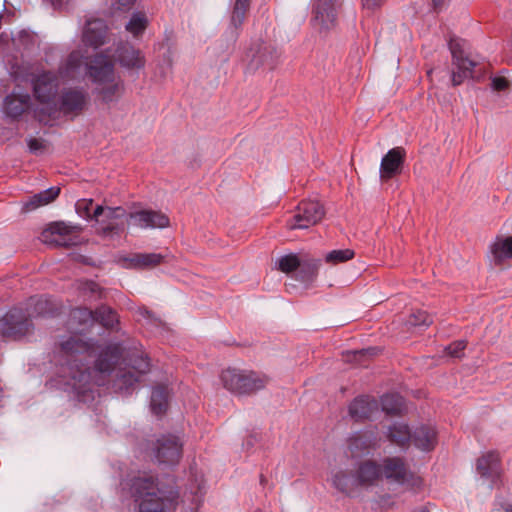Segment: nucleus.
I'll list each match as a JSON object with an SVG mask.
<instances>
[{
  "label": "nucleus",
  "instance_id": "nucleus-1",
  "mask_svg": "<svg viewBox=\"0 0 512 512\" xmlns=\"http://www.w3.org/2000/svg\"><path fill=\"white\" fill-rule=\"evenodd\" d=\"M98 350L97 341L83 340L79 336H72L61 343L62 357L65 360L73 386L79 392L90 390V384L94 382L101 386L104 381L94 380L93 374L110 375L115 367L122 362L129 370L119 368L114 380L115 388L122 394H131L135 385L141 382L142 377L150 371V360L144 353L133 352L125 354L121 343H110L103 347L95 361L94 368L89 366V360L95 356Z\"/></svg>",
  "mask_w": 512,
  "mask_h": 512
},
{
  "label": "nucleus",
  "instance_id": "nucleus-2",
  "mask_svg": "<svg viewBox=\"0 0 512 512\" xmlns=\"http://www.w3.org/2000/svg\"><path fill=\"white\" fill-rule=\"evenodd\" d=\"M138 504V512H170L175 508L178 491L159 487L152 476H138L121 483Z\"/></svg>",
  "mask_w": 512,
  "mask_h": 512
},
{
  "label": "nucleus",
  "instance_id": "nucleus-3",
  "mask_svg": "<svg viewBox=\"0 0 512 512\" xmlns=\"http://www.w3.org/2000/svg\"><path fill=\"white\" fill-rule=\"evenodd\" d=\"M183 452V444L175 435H163L152 443L150 454L158 464L175 466L179 463Z\"/></svg>",
  "mask_w": 512,
  "mask_h": 512
},
{
  "label": "nucleus",
  "instance_id": "nucleus-4",
  "mask_svg": "<svg viewBox=\"0 0 512 512\" xmlns=\"http://www.w3.org/2000/svg\"><path fill=\"white\" fill-rule=\"evenodd\" d=\"M324 215V207L319 201H302L298 204L294 215L287 221V227L291 230L307 229L319 223Z\"/></svg>",
  "mask_w": 512,
  "mask_h": 512
},
{
  "label": "nucleus",
  "instance_id": "nucleus-5",
  "mask_svg": "<svg viewBox=\"0 0 512 512\" xmlns=\"http://www.w3.org/2000/svg\"><path fill=\"white\" fill-rule=\"evenodd\" d=\"M382 478L390 484L400 486H416L419 483L416 477L408 468L405 461L400 457H386L381 463Z\"/></svg>",
  "mask_w": 512,
  "mask_h": 512
},
{
  "label": "nucleus",
  "instance_id": "nucleus-6",
  "mask_svg": "<svg viewBox=\"0 0 512 512\" xmlns=\"http://www.w3.org/2000/svg\"><path fill=\"white\" fill-rule=\"evenodd\" d=\"M90 103L89 92L84 87L64 88L58 97L57 104L61 113L66 116L82 114Z\"/></svg>",
  "mask_w": 512,
  "mask_h": 512
},
{
  "label": "nucleus",
  "instance_id": "nucleus-7",
  "mask_svg": "<svg viewBox=\"0 0 512 512\" xmlns=\"http://www.w3.org/2000/svg\"><path fill=\"white\" fill-rule=\"evenodd\" d=\"M342 7V0H315L312 24L319 32L333 29Z\"/></svg>",
  "mask_w": 512,
  "mask_h": 512
},
{
  "label": "nucleus",
  "instance_id": "nucleus-8",
  "mask_svg": "<svg viewBox=\"0 0 512 512\" xmlns=\"http://www.w3.org/2000/svg\"><path fill=\"white\" fill-rule=\"evenodd\" d=\"M31 326L30 317L24 310L12 308L0 318V336L18 339L25 336Z\"/></svg>",
  "mask_w": 512,
  "mask_h": 512
},
{
  "label": "nucleus",
  "instance_id": "nucleus-9",
  "mask_svg": "<svg viewBox=\"0 0 512 512\" xmlns=\"http://www.w3.org/2000/svg\"><path fill=\"white\" fill-rule=\"evenodd\" d=\"M452 55V64L456 71L452 72V83L460 85L466 78L473 77V69L476 63L465 56V41L459 38H451L448 43Z\"/></svg>",
  "mask_w": 512,
  "mask_h": 512
},
{
  "label": "nucleus",
  "instance_id": "nucleus-10",
  "mask_svg": "<svg viewBox=\"0 0 512 512\" xmlns=\"http://www.w3.org/2000/svg\"><path fill=\"white\" fill-rule=\"evenodd\" d=\"M220 380L227 390L234 394H247L255 386L253 372L236 368H227L222 371Z\"/></svg>",
  "mask_w": 512,
  "mask_h": 512
},
{
  "label": "nucleus",
  "instance_id": "nucleus-11",
  "mask_svg": "<svg viewBox=\"0 0 512 512\" xmlns=\"http://www.w3.org/2000/svg\"><path fill=\"white\" fill-rule=\"evenodd\" d=\"M89 79L97 84L104 85L115 79L114 64L107 55L96 54L85 64Z\"/></svg>",
  "mask_w": 512,
  "mask_h": 512
},
{
  "label": "nucleus",
  "instance_id": "nucleus-12",
  "mask_svg": "<svg viewBox=\"0 0 512 512\" xmlns=\"http://www.w3.org/2000/svg\"><path fill=\"white\" fill-rule=\"evenodd\" d=\"M127 224L141 229L166 228L170 225L169 217L161 211L140 209L127 215Z\"/></svg>",
  "mask_w": 512,
  "mask_h": 512
},
{
  "label": "nucleus",
  "instance_id": "nucleus-13",
  "mask_svg": "<svg viewBox=\"0 0 512 512\" xmlns=\"http://www.w3.org/2000/svg\"><path fill=\"white\" fill-rule=\"evenodd\" d=\"M59 85L57 74L50 71L43 72L33 80L34 95L39 102L49 104L55 99Z\"/></svg>",
  "mask_w": 512,
  "mask_h": 512
},
{
  "label": "nucleus",
  "instance_id": "nucleus-14",
  "mask_svg": "<svg viewBox=\"0 0 512 512\" xmlns=\"http://www.w3.org/2000/svg\"><path fill=\"white\" fill-rule=\"evenodd\" d=\"M118 63L127 69H142L145 66L146 59L141 50L135 48L130 43H120L115 51Z\"/></svg>",
  "mask_w": 512,
  "mask_h": 512
},
{
  "label": "nucleus",
  "instance_id": "nucleus-15",
  "mask_svg": "<svg viewBox=\"0 0 512 512\" xmlns=\"http://www.w3.org/2000/svg\"><path fill=\"white\" fill-rule=\"evenodd\" d=\"M107 31L108 27L103 20H89L83 30L82 41L86 46L97 49L105 44Z\"/></svg>",
  "mask_w": 512,
  "mask_h": 512
},
{
  "label": "nucleus",
  "instance_id": "nucleus-16",
  "mask_svg": "<svg viewBox=\"0 0 512 512\" xmlns=\"http://www.w3.org/2000/svg\"><path fill=\"white\" fill-rule=\"evenodd\" d=\"M127 215L123 207H106V214L99 221L101 233L105 236L119 234L123 230L122 219Z\"/></svg>",
  "mask_w": 512,
  "mask_h": 512
},
{
  "label": "nucleus",
  "instance_id": "nucleus-17",
  "mask_svg": "<svg viewBox=\"0 0 512 512\" xmlns=\"http://www.w3.org/2000/svg\"><path fill=\"white\" fill-rule=\"evenodd\" d=\"M381 479V464L373 460H365L359 463L355 471V481L358 486H373Z\"/></svg>",
  "mask_w": 512,
  "mask_h": 512
},
{
  "label": "nucleus",
  "instance_id": "nucleus-18",
  "mask_svg": "<svg viewBox=\"0 0 512 512\" xmlns=\"http://www.w3.org/2000/svg\"><path fill=\"white\" fill-rule=\"evenodd\" d=\"M405 151L401 147H396L387 152L382 158L380 164V175L382 179H390L399 174L404 162Z\"/></svg>",
  "mask_w": 512,
  "mask_h": 512
},
{
  "label": "nucleus",
  "instance_id": "nucleus-19",
  "mask_svg": "<svg viewBox=\"0 0 512 512\" xmlns=\"http://www.w3.org/2000/svg\"><path fill=\"white\" fill-rule=\"evenodd\" d=\"M72 227L66 225L64 222H55L49 225L41 233V240L54 246H68L70 239L67 237L71 234Z\"/></svg>",
  "mask_w": 512,
  "mask_h": 512
},
{
  "label": "nucleus",
  "instance_id": "nucleus-20",
  "mask_svg": "<svg viewBox=\"0 0 512 512\" xmlns=\"http://www.w3.org/2000/svg\"><path fill=\"white\" fill-rule=\"evenodd\" d=\"M476 469L481 477L490 479L494 483L501 474L499 454L495 451L483 454L477 460Z\"/></svg>",
  "mask_w": 512,
  "mask_h": 512
},
{
  "label": "nucleus",
  "instance_id": "nucleus-21",
  "mask_svg": "<svg viewBox=\"0 0 512 512\" xmlns=\"http://www.w3.org/2000/svg\"><path fill=\"white\" fill-rule=\"evenodd\" d=\"M378 408L377 401L368 396L355 398L349 405V414L355 421L369 419Z\"/></svg>",
  "mask_w": 512,
  "mask_h": 512
},
{
  "label": "nucleus",
  "instance_id": "nucleus-22",
  "mask_svg": "<svg viewBox=\"0 0 512 512\" xmlns=\"http://www.w3.org/2000/svg\"><path fill=\"white\" fill-rule=\"evenodd\" d=\"M351 457H360L368 454L376 446V438L366 433H355L347 441Z\"/></svg>",
  "mask_w": 512,
  "mask_h": 512
},
{
  "label": "nucleus",
  "instance_id": "nucleus-23",
  "mask_svg": "<svg viewBox=\"0 0 512 512\" xmlns=\"http://www.w3.org/2000/svg\"><path fill=\"white\" fill-rule=\"evenodd\" d=\"M30 104L31 98L29 94H10L4 99L3 109L7 116L18 118L29 109Z\"/></svg>",
  "mask_w": 512,
  "mask_h": 512
},
{
  "label": "nucleus",
  "instance_id": "nucleus-24",
  "mask_svg": "<svg viewBox=\"0 0 512 512\" xmlns=\"http://www.w3.org/2000/svg\"><path fill=\"white\" fill-rule=\"evenodd\" d=\"M95 323L100 324L109 331L118 332L120 326L119 315L112 307L101 304L94 310Z\"/></svg>",
  "mask_w": 512,
  "mask_h": 512
},
{
  "label": "nucleus",
  "instance_id": "nucleus-25",
  "mask_svg": "<svg viewBox=\"0 0 512 512\" xmlns=\"http://www.w3.org/2000/svg\"><path fill=\"white\" fill-rule=\"evenodd\" d=\"M490 258L494 265H500L512 259V236L497 237L490 245Z\"/></svg>",
  "mask_w": 512,
  "mask_h": 512
},
{
  "label": "nucleus",
  "instance_id": "nucleus-26",
  "mask_svg": "<svg viewBox=\"0 0 512 512\" xmlns=\"http://www.w3.org/2000/svg\"><path fill=\"white\" fill-rule=\"evenodd\" d=\"M412 443L422 451H430L436 445V431L433 427L422 425L412 435Z\"/></svg>",
  "mask_w": 512,
  "mask_h": 512
},
{
  "label": "nucleus",
  "instance_id": "nucleus-27",
  "mask_svg": "<svg viewBox=\"0 0 512 512\" xmlns=\"http://www.w3.org/2000/svg\"><path fill=\"white\" fill-rule=\"evenodd\" d=\"M60 193L59 187H50L29 197L27 201L23 202L22 211L27 213L33 211L40 206L47 205L54 201Z\"/></svg>",
  "mask_w": 512,
  "mask_h": 512
},
{
  "label": "nucleus",
  "instance_id": "nucleus-28",
  "mask_svg": "<svg viewBox=\"0 0 512 512\" xmlns=\"http://www.w3.org/2000/svg\"><path fill=\"white\" fill-rule=\"evenodd\" d=\"M169 400V390L164 385L153 388L150 399L151 411L155 415H162L167 411Z\"/></svg>",
  "mask_w": 512,
  "mask_h": 512
},
{
  "label": "nucleus",
  "instance_id": "nucleus-29",
  "mask_svg": "<svg viewBox=\"0 0 512 512\" xmlns=\"http://www.w3.org/2000/svg\"><path fill=\"white\" fill-rule=\"evenodd\" d=\"M412 435L408 425L404 423H394L387 431V438L399 447H404L412 441Z\"/></svg>",
  "mask_w": 512,
  "mask_h": 512
},
{
  "label": "nucleus",
  "instance_id": "nucleus-30",
  "mask_svg": "<svg viewBox=\"0 0 512 512\" xmlns=\"http://www.w3.org/2000/svg\"><path fill=\"white\" fill-rule=\"evenodd\" d=\"M83 64V57L79 51H72L65 63L60 66L59 73L63 77L75 78Z\"/></svg>",
  "mask_w": 512,
  "mask_h": 512
},
{
  "label": "nucleus",
  "instance_id": "nucleus-31",
  "mask_svg": "<svg viewBox=\"0 0 512 512\" xmlns=\"http://www.w3.org/2000/svg\"><path fill=\"white\" fill-rule=\"evenodd\" d=\"M331 482L334 488L344 494H349L357 485L355 476L351 477L345 470H338L331 476Z\"/></svg>",
  "mask_w": 512,
  "mask_h": 512
},
{
  "label": "nucleus",
  "instance_id": "nucleus-32",
  "mask_svg": "<svg viewBox=\"0 0 512 512\" xmlns=\"http://www.w3.org/2000/svg\"><path fill=\"white\" fill-rule=\"evenodd\" d=\"M320 266L319 259L306 258L301 260L300 267L297 271L298 278L302 282H309L317 275Z\"/></svg>",
  "mask_w": 512,
  "mask_h": 512
},
{
  "label": "nucleus",
  "instance_id": "nucleus-33",
  "mask_svg": "<svg viewBox=\"0 0 512 512\" xmlns=\"http://www.w3.org/2000/svg\"><path fill=\"white\" fill-rule=\"evenodd\" d=\"M381 406L387 414L397 415L404 408V400L399 394H385L381 397Z\"/></svg>",
  "mask_w": 512,
  "mask_h": 512
},
{
  "label": "nucleus",
  "instance_id": "nucleus-34",
  "mask_svg": "<svg viewBox=\"0 0 512 512\" xmlns=\"http://www.w3.org/2000/svg\"><path fill=\"white\" fill-rule=\"evenodd\" d=\"M148 26V19L145 13L135 12L127 22L125 28L134 37H138L144 33Z\"/></svg>",
  "mask_w": 512,
  "mask_h": 512
},
{
  "label": "nucleus",
  "instance_id": "nucleus-35",
  "mask_svg": "<svg viewBox=\"0 0 512 512\" xmlns=\"http://www.w3.org/2000/svg\"><path fill=\"white\" fill-rule=\"evenodd\" d=\"M70 320L80 326L88 327L95 323L94 310L87 307H77L71 311Z\"/></svg>",
  "mask_w": 512,
  "mask_h": 512
},
{
  "label": "nucleus",
  "instance_id": "nucleus-36",
  "mask_svg": "<svg viewBox=\"0 0 512 512\" xmlns=\"http://www.w3.org/2000/svg\"><path fill=\"white\" fill-rule=\"evenodd\" d=\"M78 291L89 299H101L103 298L102 288L92 280H80L77 283Z\"/></svg>",
  "mask_w": 512,
  "mask_h": 512
},
{
  "label": "nucleus",
  "instance_id": "nucleus-37",
  "mask_svg": "<svg viewBox=\"0 0 512 512\" xmlns=\"http://www.w3.org/2000/svg\"><path fill=\"white\" fill-rule=\"evenodd\" d=\"M104 85V87L98 90V94L101 95L103 102L110 103L117 100L121 90L123 89V82L121 80H114L113 82L106 83Z\"/></svg>",
  "mask_w": 512,
  "mask_h": 512
},
{
  "label": "nucleus",
  "instance_id": "nucleus-38",
  "mask_svg": "<svg viewBox=\"0 0 512 512\" xmlns=\"http://www.w3.org/2000/svg\"><path fill=\"white\" fill-rule=\"evenodd\" d=\"M249 5L250 0H236L231 16V22L236 28L243 23Z\"/></svg>",
  "mask_w": 512,
  "mask_h": 512
},
{
  "label": "nucleus",
  "instance_id": "nucleus-39",
  "mask_svg": "<svg viewBox=\"0 0 512 512\" xmlns=\"http://www.w3.org/2000/svg\"><path fill=\"white\" fill-rule=\"evenodd\" d=\"M354 257V251L350 249L332 250L326 254L325 260L328 263L338 264L346 262Z\"/></svg>",
  "mask_w": 512,
  "mask_h": 512
},
{
  "label": "nucleus",
  "instance_id": "nucleus-40",
  "mask_svg": "<svg viewBox=\"0 0 512 512\" xmlns=\"http://www.w3.org/2000/svg\"><path fill=\"white\" fill-rule=\"evenodd\" d=\"M301 260L302 259H299L296 255H286L279 259L278 266L279 269L285 273H290L296 270L298 271L301 264Z\"/></svg>",
  "mask_w": 512,
  "mask_h": 512
},
{
  "label": "nucleus",
  "instance_id": "nucleus-41",
  "mask_svg": "<svg viewBox=\"0 0 512 512\" xmlns=\"http://www.w3.org/2000/svg\"><path fill=\"white\" fill-rule=\"evenodd\" d=\"M141 269L153 268L160 265L165 256L160 253H139Z\"/></svg>",
  "mask_w": 512,
  "mask_h": 512
},
{
  "label": "nucleus",
  "instance_id": "nucleus-42",
  "mask_svg": "<svg viewBox=\"0 0 512 512\" xmlns=\"http://www.w3.org/2000/svg\"><path fill=\"white\" fill-rule=\"evenodd\" d=\"M433 322L432 317L426 312L418 310L416 312H413L409 319L408 324L410 326H429Z\"/></svg>",
  "mask_w": 512,
  "mask_h": 512
},
{
  "label": "nucleus",
  "instance_id": "nucleus-43",
  "mask_svg": "<svg viewBox=\"0 0 512 512\" xmlns=\"http://www.w3.org/2000/svg\"><path fill=\"white\" fill-rule=\"evenodd\" d=\"M92 207V199H81L76 202V210L79 213V215L84 218L90 219Z\"/></svg>",
  "mask_w": 512,
  "mask_h": 512
},
{
  "label": "nucleus",
  "instance_id": "nucleus-44",
  "mask_svg": "<svg viewBox=\"0 0 512 512\" xmlns=\"http://www.w3.org/2000/svg\"><path fill=\"white\" fill-rule=\"evenodd\" d=\"M466 348V342L464 340H459L451 343L446 347L447 353L454 358H461L464 355V350Z\"/></svg>",
  "mask_w": 512,
  "mask_h": 512
},
{
  "label": "nucleus",
  "instance_id": "nucleus-45",
  "mask_svg": "<svg viewBox=\"0 0 512 512\" xmlns=\"http://www.w3.org/2000/svg\"><path fill=\"white\" fill-rule=\"evenodd\" d=\"M27 145L29 152L35 155L43 153L46 148V145L43 140L33 137L27 140Z\"/></svg>",
  "mask_w": 512,
  "mask_h": 512
},
{
  "label": "nucleus",
  "instance_id": "nucleus-46",
  "mask_svg": "<svg viewBox=\"0 0 512 512\" xmlns=\"http://www.w3.org/2000/svg\"><path fill=\"white\" fill-rule=\"evenodd\" d=\"M122 266L127 269H141L139 253H133L122 258Z\"/></svg>",
  "mask_w": 512,
  "mask_h": 512
},
{
  "label": "nucleus",
  "instance_id": "nucleus-47",
  "mask_svg": "<svg viewBox=\"0 0 512 512\" xmlns=\"http://www.w3.org/2000/svg\"><path fill=\"white\" fill-rule=\"evenodd\" d=\"M49 301L47 299L40 298L35 304V311L39 315H46L51 313V309H47Z\"/></svg>",
  "mask_w": 512,
  "mask_h": 512
},
{
  "label": "nucleus",
  "instance_id": "nucleus-48",
  "mask_svg": "<svg viewBox=\"0 0 512 512\" xmlns=\"http://www.w3.org/2000/svg\"><path fill=\"white\" fill-rule=\"evenodd\" d=\"M491 85L493 90L503 91L508 87V81L503 77H494Z\"/></svg>",
  "mask_w": 512,
  "mask_h": 512
},
{
  "label": "nucleus",
  "instance_id": "nucleus-49",
  "mask_svg": "<svg viewBox=\"0 0 512 512\" xmlns=\"http://www.w3.org/2000/svg\"><path fill=\"white\" fill-rule=\"evenodd\" d=\"M105 214H106V207L97 205L91 212L90 219H95L99 223V221L101 220L102 217L105 216Z\"/></svg>",
  "mask_w": 512,
  "mask_h": 512
},
{
  "label": "nucleus",
  "instance_id": "nucleus-50",
  "mask_svg": "<svg viewBox=\"0 0 512 512\" xmlns=\"http://www.w3.org/2000/svg\"><path fill=\"white\" fill-rule=\"evenodd\" d=\"M136 0H115L114 5L118 10H129L134 5Z\"/></svg>",
  "mask_w": 512,
  "mask_h": 512
},
{
  "label": "nucleus",
  "instance_id": "nucleus-51",
  "mask_svg": "<svg viewBox=\"0 0 512 512\" xmlns=\"http://www.w3.org/2000/svg\"><path fill=\"white\" fill-rule=\"evenodd\" d=\"M491 512H512V503H510V502L497 503Z\"/></svg>",
  "mask_w": 512,
  "mask_h": 512
},
{
  "label": "nucleus",
  "instance_id": "nucleus-52",
  "mask_svg": "<svg viewBox=\"0 0 512 512\" xmlns=\"http://www.w3.org/2000/svg\"><path fill=\"white\" fill-rule=\"evenodd\" d=\"M140 314L148 319V320H151L152 322H154L155 324L158 322V320L154 317L153 313L151 311H149L148 309L146 308H143L140 310Z\"/></svg>",
  "mask_w": 512,
  "mask_h": 512
},
{
  "label": "nucleus",
  "instance_id": "nucleus-53",
  "mask_svg": "<svg viewBox=\"0 0 512 512\" xmlns=\"http://www.w3.org/2000/svg\"><path fill=\"white\" fill-rule=\"evenodd\" d=\"M366 354L375 355L376 354V348H368V349H363L361 351L354 352V355H366Z\"/></svg>",
  "mask_w": 512,
  "mask_h": 512
},
{
  "label": "nucleus",
  "instance_id": "nucleus-54",
  "mask_svg": "<svg viewBox=\"0 0 512 512\" xmlns=\"http://www.w3.org/2000/svg\"><path fill=\"white\" fill-rule=\"evenodd\" d=\"M432 3L434 9L436 11H440L444 7L446 0H432Z\"/></svg>",
  "mask_w": 512,
  "mask_h": 512
},
{
  "label": "nucleus",
  "instance_id": "nucleus-55",
  "mask_svg": "<svg viewBox=\"0 0 512 512\" xmlns=\"http://www.w3.org/2000/svg\"><path fill=\"white\" fill-rule=\"evenodd\" d=\"M38 119L40 122H43V123H47L48 122V119H46L45 117H43L41 115V113H38Z\"/></svg>",
  "mask_w": 512,
  "mask_h": 512
},
{
  "label": "nucleus",
  "instance_id": "nucleus-56",
  "mask_svg": "<svg viewBox=\"0 0 512 512\" xmlns=\"http://www.w3.org/2000/svg\"><path fill=\"white\" fill-rule=\"evenodd\" d=\"M192 493H193L194 495H196V496L198 495V493H201V486H200V485H198L197 490H196V491H194V492H192Z\"/></svg>",
  "mask_w": 512,
  "mask_h": 512
},
{
  "label": "nucleus",
  "instance_id": "nucleus-57",
  "mask_svg": "<svg viewBox=\"0 0 512 512\" xmlns=\"http://www.w3.org/2000/svg\"><path fill=\"white\" fill-rule=\"evenodd\" d=\"M261 380L258 378V386H257V389H260L261 388V384H260Z\"/></svg>",
  "mask_w": 512,
  "mask_h": 512
},
{
  "label": "nucleus",
  "instance_id": "nucleus-58",
  "mask_svg": "<svg viewBox=\"0 0 512 512\" xmlns=\"http://www.w3.org/2000/svg\"><path fill=\"white\" fill-rule=\"evenodd\" d=\"M250 445L252 446V443H251V441H250V440H248V441H247V446H250Z\"/></svg>",
  "mask_w": 512,
  "mask_h": 512
}]
</instances>
